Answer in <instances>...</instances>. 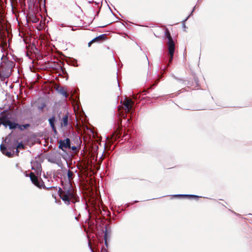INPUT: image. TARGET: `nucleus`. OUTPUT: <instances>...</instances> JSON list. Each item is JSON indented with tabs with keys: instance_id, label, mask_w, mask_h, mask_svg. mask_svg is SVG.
Returning <instances> with one entry per match:
<instances>
[{
	"instance_id": "nucleus-1",
	"label": "nucleus",
	"mask_w": 252,
	"mask_h": 252,
	"mask_svg": "<svg viewBox=\"0 0 252 252\" xmlns=\"http://www.w3.org/2000/svg\"><path fill=\"white\" fill-rule=\"evenodd\" d=\"M58 194L60 198L67 205L69 204L70 202H75V196L71 185H69L68 189L64 188L62 189L59 188Z\"/></svg>"
},
{
	"instance_id": "nucleus-2",
	"label": "nucleus",
	"mask_w": 252,
	"mask_h": 252,
	"mask_svg": "<svg viewBox=\"0 0 252 252\" xmlns=\"http://www.w3.org/2000/svg\"><path fill=\"white\" fill-rule=\"evenodd\" d=\"M165 36L168 40L167 45L168 47L169 59L167 65H169L170 63H172L173 58L175 52V43L172 39L170 32L167 29L165 31Z\"/></svg>"
},
{
	"instance_id": "nucleus-3",
	"label": "nucleus",
	"mask_w": 252,
	"mask_h": 252,
	"mask_svg": "<svg viewBox=\"0 0 252 252\" xmlns=\"http://www.w3.org/2000/svg\"><path fill=\"white\" fill-rule=\"evenodd\" d=\"M14 66L15 63L13 62L7 61L4 62V65L0 67V76L4 79L8 78Z\"/></svg>"
},
{
	"instance_id": "nucleus-4",
	"label": "nucleus",
	"mask_w": 252,
	"mask_h": 252,
	"mask_svg": "<svg viewBox=\"0 0 252 252\" xmlns=\"http://www.w3.org/2000/svg\"><path fill=\"white\" fill-rule=\"evenodd\" d=\"M134 104V102L130 99L128 98H126L123 102V105L125 106V113H123V112H122L121 110L123 109V107L122 106H119L118 111L119 113V115L121 118H125L126 115V113H131V110Z\"/></svg>"
},
{
	"instance_id": "nucleus-5",
	"label": "nucleus",
	"mask_w": 252,
	"mask_h": 252,
	"mask_svg": "<svg viewBox=\"0 0 252 252\" xmlns=\"http://www.w3.org/2000/svg\"><path fill=\"white\" fill-rule=\"evenodd\" d=\"M29 177H30V179L32 182V183L36 186L37 187L40 188V189H57V188L54 187H51L50 188H47L44 185L43 181L41 179H38V177L33 173V172H31L29 174Z\"/></svg>"
},
{
	"instance_id": "nucleus-6",
	"label": "nucleus",
	"mask_w": 252,
	"mask_h": 252,
	"mask_svg": "<svg viewBox=\"0 0 252 252\" xmlns=\"http://www.w3.org/2000/svg\"><path fill=\"white\" fill-rule=\"evenodd\" d=\"M0 124L3 125L5 127H9L10 129L17 128V124L11 122L6 115L0 117Z\"/></svg>"
},
{
	"instance_id": "nucleus-7",
	"label": "nucleus",
	"mask_w": 252,
	"mask_h": 252,
	"mask_svg": "<svg viewBox=\"0 0 252 252\" xmlns=\"http://www.w3.org/2000/svg\"><path fill=\"white\" fill-rule=\"evenodd\" d=\"M121 132L122 128L119 126L116 129V130L111 135L110 137L107 138V143L110 144H112L115 140H117V138L121 136Z\"/></svg>"
},
{
	"instance_id": "nucleus-8",
	"label": "nucleus",
	"mask_w": 252,
	"mask_h": 252,
	"mask_svg": "<svg viewBox=\"0 0 252 252\" xmlns=\"http://www.w3.org/2000/svg\"><path fill=\"white\" fill-rule=\"evenodd\" d=\"M58 117L61 121V126L62 127H67L68 125V113L66 112L65 113H63L62 118L61 117L60 114H59Z\"/></svg>"
},
{
	"instance_id": "nucleus-9",
	"label": "nucleus",
	"mask_w": 252,
	"mask_h": 252,
	"mask_svg": "<svg viewBox=\"0 0 252 252\" xmlns=\"http://www.w3.org/2000/svg\"><path fill=\"white\" fill-rule=\"evenodd\" d=\"M59 144V148L64 151L65 149L70 148V141L68 138L64 140H60L58 141Z\"/></svg>"
},
{
	"instance_id": "nucleus-10",
	"label": "nucleus",
	"mask_w": 252,
	"mask_h": 252,
	"mask_svg": "<svg viewBox=\"0 0 252 252\" xmlns=\"http://www.w3.org/2000/svg\"><path fill=\"white\" fill-rule=\"evenodd\" d=\"M107 38L106 35L103 34L100 35L95 38H94L91 41L88 43V46L91 47V45L94 42H100L105 40Z\"/></svg>"
},
{
	"instance_id": "nucleus-11",
	"label": "nucleus",
	"mask_w": 252,
	"mask_h": 252,
	"mask_svg": "<svg viewBox=\"0 0 252 252\" xmlns=\"http://www.w3.org/2000/svg\"><path fill=\"white\" fill-rule=\"evenodd\" d=\"M49 124L54 133H56L57 132L56 127L55 125V116H53L52 118L49 119Z\"/></svg>"
},
{
	"instance_id": "nucleus-12",
	"label": "nucleus",
	"mask_w": 252,
	"mask_h": 252,
	"mask_svg": "<svg viewBox=\"0 0 252 252\" xmlns=\"http://www.w3.org/2000/svg\"><path fill=\"white\" fill-rule=\"evenodd\" d=\"M0 148V151H1V152L3 154L6 155V156H7L8 157H11V155H12L11 153L10 152H7L6 148L3 144H1Z\"/></svg>"
},
{
	"instance_id": "nucleus-13",
	"label": "nucleus",
	"mask_w": 252,
	"mask_h": 252,
	"mask_svg": "<svg viewBox=\"0 0 252 252\" xmlns=\"http://www.w3.org/2000/svg\"><path fill=\"white\" fill-rule=\"evenodd\" d=\"M110 237V233H109L107 228H106L105 230L104 231V239L105 240V245L107 246V240L109 239Z\"/></svg>"
},
{
	"instance_id": "nucleus-14",
	"label": "nucleus",
	"mask_w": 252,
	"mask_h": 252,
	"mask_svg": "<svg viewBox=\"0 0 252 252\" xmlns=\"http://www.w3.org/2000/svg\"><path fill=\"white\" fill-rule=\"evenodd\" d=\"M59 92L62 94L65 98L67 97L68 94L67 91L63 88H61L59 90Z\"/></svg>"
},
{
	"instance_id": "nucleus-15",
	"label": "nucleus",
	"mask_w": 252,
	"mask_h": 252,
	"mask_svg": "<svg viewBox=\"0 0 252 252\" xmlns=\"http://www.w3.org/2000/svg\"><path fill=\"white\" fill-rule=\"evenodd\" d=\"M73 172L72 171L69 170L67 171V177L69 182H70L71 180H72V179L73 178Z\"/></svg>"
},
{
	"instance_id": "nucleus-16",
	"label": "nucleus",
	"mask_w": 252,
	"mask_h": 252,
	"mask_svg": "<svg viewBox=\"0 0 252 252\" xmlns=\"http://www.w3.org/2000/svg\"><path fill=\"white\" fill-rule=\"evenodd\" d=\"M29 126V125H28V124L20 125L17 124V127H18L19 129H20L21 130H23L27 128Z\"/></svg>"
},
{
	"instance_id": "nucleus-17",
	"label": "nucleus",
	"mask_w": 252,
	"mask_h": 252,
	"mask_svg": "<svg viewBox=\"0 0 252 252\" xmlns=\"http://www.w3.org/2000/svg\"><path fill=\"white\" fill-rule=\"evenodd\" d=\"M178 196L189 198H198V196L194 195H178Z\"/></svg>"
},
{
	"instance_id": "nucleus-18",
	"label": "nucleus",
	"mask_w": 252,
	"mask_h": 252,
	"mask_svg": "<svg viewBox=\"0 0 252 252\" xmlns=\"http://www.w3.org/2000/svg\"><path fill=\"white\" fill-rule=\"evenodd\" d=\"M24 145L22 143H19L18 145L16 146V152L18 154L19 151L18 150V149H24Z\"/></svg>"
},
{
	"instance_id": "nucleus-19",
	"label": "nucleus",
	"mask_w": 252,
	"mask_h": 252,
	"mask_svg": "<svg viewBox=\"0 0 252 252\" xmlns=\"http://www.w3.org/2000/svg\"><path fill=\"white\" fill-rule=\"evenodd\" d=\"M158 80H157L156 81L155 83H154V84H153L152 85H151V86L149 88H148V89H147V90H144V91H143V92H146L148 93V90H150V89H152L153 88V87L154 86H156V85L157 84V83H158Z\"/></svg>"
},
{
	"instance_id": "nucleus-20",
	"label": "nucleus",
	"mask_w": 252,
	"mask_h": 252,
	"mask_svg": "<svg viewBox=\"0 0 252 252\" xmlns=\"http://www.w3.org/2000/svg\"><path fill=\"white\" fill-rule=\"evenodd\" d=\"M68 149H71L72 151H74L75 152H78L77 148V147H76L75 146H71V145H70V148H69Z\"/></svg>"
},
{
	"instance_id": "nucleus-21",
	"label": "nucleus",
	"mask_w": 252,
	"mask_h": 252,
	"mask_svg": "<svg viewBox=\"0 0 252 252\" xmlns=\"http://www.w3.org/2000/svg\"><path fill=\"white\" fill-rule=\"evenodd\" d=\"M32 21V22L36 23L38 21V19L36 17H34Z\"/></svg>"
},
{
	"instance_id": "nucleus-22",
	"label": "nucleus",
	"mask_w": 252,
	"mask_h": 252,
	"mask_svg": "<svg viewBox=\"0 0 252 252\" xmlns=\"http://www.w3.org/2000/svg\"><path fill=\"white\" fill-rule=\"evenodd\" d=\"M7 71H8V69L6 68V67L4 66V72H7Z\"/></svg>"
},
{
	"instance_id": "nucleus-23",
	"label": "nucleus",
	"mask_w": 252,
	"mask_h": 252,
	"mask_svg": "<svg viewBox=\"0 0 252 252\" xmlns=\"http://www.w3.org/2000/svg\"><path fill=\"white\" fill-rule=\"evenodd\" d=\"M127 135V133H126L125 132H125H124V134L123 136H124V137L126 136V135Z\"/></svg>"
},
{
	"instance_id": "nucleus-24",
	"label": "nucleus",
	"mask_w": 252,
	"mask_h": 252,
	"mask_svg": "<svg viewBox=\"0 0 252 252\" xmlns=\"http://www.w3.org/2000/svg\"><path fill=\"white\" fill-rule=\"evenodd\" d=\"M76 6H77V7L79 9H81V7H80L79 5H77V4H76Z\"/></svg>"
},
{
	"instance_id": "nucleus-25",
	"label": "nucleus",
	"mask_w": 252,
	"mask_h": 252,
	"mask_svg": "<svg viewBox=\"0 0 252 252\" xmlns=\"http://www.w3.org/2000/svg\"><path fill=\"white\" fill-rule=\"evenodd\" d=\"M129 131H130L129 129H128L127 132H129Z\"/></svg>"
},
{
	"instance_id": "nucleus-26",
	"label": "nucleus",
	"mask_w": 252,
	"mask_h": 252,
	"mask_svg": "<svg viewBox=\"0 0 252 252\" xmlns=\"http://www.w3.org/2000/svg\"><path fill=\"white\" fill-rule=\"evenodd\" d=\"M120 124H121V125L122 124V120H120Z\"/></svg>"
},
{
	"instance_id": "nucleus-27",
	"label": "nucleus",
	"mask_w": 252,
	"mask_h": 252,
	"mask_svg": "<svg viewBox=\"0 0 252 252\" xmlns=\"http://www.w3.org/2000/svg\"><path fill=\"white\" fill-rule=\"evenodd\" d=\"M129 121H130V119H128V120H127V122H129Z\"/></svg>"
}]
</instances>
